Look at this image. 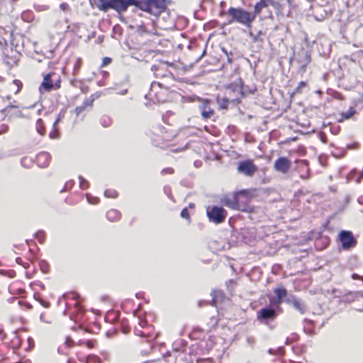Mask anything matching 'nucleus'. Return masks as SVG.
<instances>
[{"label": "nucleus", "mask_w": 363, "mask_h": 363, "mask_svg": "<svg viewBox=\"0 0 363 363\" xmlns=\"http://www.w3.org/2000/svg\"><path fill=\"white\" fill-rule=\"evenodd\" d=\"M248 195L247 190H241L224 196L220 202L223 206L233 210L250 211L252 208L247 204Z\"/></svg>", "instance_id": "f257e3e1"}, {"label": "nucleus", "mask_w": 363, "mask_h": 363, "mask_svg": "<svg viewBox=\"0 0 363 363\" xmlns=\"http://www.w3.org/2000/svg\"><path fill=\"white\" fill-rule=\"evenodd\" d=\"M131 1L133 2V4H130V6H135V7L155 16H157L160 13L164 11L167 8L166 0Z\"/></svg>", "instance_id": "f03ea898"}, {"label": "nucleus", "mask_w": 363, "mask_h": 363, "mask_svg": "<svg viewBox=\"0 0 363 363\" xmlns=\"http://www.w3.org/2000/svg\"><path fill=\"white\" fill-rule=\"evenodd\" d=\"M228 13L231 17L228 24L237 22L245 26L249 29H251L252 23L255 20V15L252 13H250L242 8L230 7L228 9Z\"/></svg>", "instance_id": "7ed1b4c3"}, {"label": "nucleus", "mask_w": 363, "mask_h": 363, "mask_svg": "<svg viewBox=\"0 0 363 363\" xmlns=\"http://www.w3.org/2000/svg\"><path fill=\"white\" fill-rule=\"evenodd\" d=\"M130 4H133L131 0H98L96 3L97 8L104 12L112 9L118 13L127 11Z\"/></svg>", "instance_id": "20e7f679"}, {"label": "nucleus", "mask_w": 363, "mask_h": 363, "mask_svg": "<svg viewBox=\"0 0 363 363\" xmlns=\"http://www.w3.org/2000/svg\"><path fill=\"white\" fill-rule=\"evenodd\" d=\"M206 216L210 222L216 224H220L225 221L227 217V211L221 206H208L206 209Z\"/></svg>", "instance_id": "39448f33"}, {"label": "nucleus", "mask_w": 363, "mask_h": 363, "mask_svg": "<svg viewBox=\"0 0 363 363\" xmlns=\"http://www.w3.org/2000/svg\"><path fill=\"white\" fill-rule=\"evenodd\" d=\"M279 314V313L275 311V308L266 306L257 312V319L260 323L267 325L270 321L274 320Z\"/></svg>", "instance_id": "423d86ee"}, {"label": "nucleus", "mask_w": 363, "mask_h": 363, "mask_svg": "<svg viewBox=\"0 0 363 363\" xmlns=\"http://www.w3.org/2000/svg\"><path fill=\"white\" fill-rule=\"evenodd\" d=\"M257 170V167L251 160L240 161L238 163V172L245 176L252 177Z\"/></svg>", "instance_id": "0eeeda50"}, {"label": "nucleus", "mask_w": 363, "mask_h": 363, "mask_svg": "<svg viewBox=\"0 0 363 363\" xmlns=\"http://www.w3.org/2000/svg\"><path fill=\"white\" fill-rule=\"evenodd\" d=\"M357 245V240L349 230H342V250H348Z\"/></svg>", "instance_id": "6e6552de"}, {"label": "nucleus", "mask_w": 363, "mask_h": 363, "mask_svg": "<svg viewBox=\"0 0 363 363\" xmlns=\"http://www.w3.org/2000/svg\"><path fill=\"white\" fill-rule=\"evenodd\" d=\"M228 96L232 97V101H239L243 95L242 82L240 79L233 84H230L228 87Z\"/></svg>", "instance_id": "1a4fd4ad"}, {"label": "nucleus", "mask_w": 363, "mask_h": 363, "mask_svg": "<svg viewBox=\"0 0 363 363\" xmlns=\"http://www.w3.org/2000/svg\"><path fill=\"white\" fill-rule=\"evenodd\" d=\"M291 167V162L287 157H279L274 162V169L282 174H286Z\"/></svg>", "instance_id": "9d476101"}, {"label": "nucleus", "mask_w": 363, "mask_h": 363, "mask_svg": "<svg viewBox=\"0 0 363 363\" xmlns=\"http://www.w3.org/2000/svg\"><path fill=\"white\" fill-rule=\"evenodd\" d=\"M285 302L291 305L301 314H304L306 311V306L304 302L292 294L289 295Z\"/></svg>", "instance_id": "9b49d317"}, {"label": "nucleus", "mask_w": 363, "mask_h": 363, "mask_svg": "<svg viewBox=\"0 0 363 363\" xmlns=\"http://www.w3.org/2000/svg\"><path fill=\"white\" fill-rule=\"evenodd\" d=\"M54 77H55V73H54V72L47 74L44 77L43 81L39 87V90L40 92H42L43 91H50L53 90V88H54L53 78H54Z\"/></svg>", "instance_id": "f8f14e48"}, {"label": "nucleus", "mask_w": 363, "mask_h": 363, "mask_svg": "<svg viewBox=\"0 0 363 363\" xmlns=\"http://www.w3.org/2000/svg\"><path fill=\"white\" fill-rule=\"evenodd\" d=\"M199 110L201 111L202 118L205 120L211 118L214 113L213 110L210 107L209 102L207 100L199 106Z\"/></svg>", "instance_id": "ddd939ff"}, {"label": "nucleus", "mask_w": 363, "mask_h": 363, "mask_svg": "<svg viewBox=\"0 0 363 363\" xmlns=\"http://www.w3.org/2000/svg\"><path fill=\"white\" fill-rule=\"evenodd\" d=\"M270 4L274 5L272 0H260L258 1L255 6V10L252 13L255 18L259 16L264 9H267Z\"/></svg>", "instance_id": "4468645a"}, {"label": "nucleus", "mask_w": 363, "mask_h": 363, "mask_svg": "<svg viewBox=\"0 0 363 363\" xmlns=\"http://www.w3.org/2000/svg\"><path fill=\"white\" fill-rule=\"evenodd\" d=\"M50 160V155L48 152H42L39 153L36 157V162L38 165L43 168L48 166Z\"/></svg>", "instance_id": "2eb2a0df"}, {"label": "nucleus", "mask_w": 363, "mask_h": 363, "mask_svg": "<svg viewBox=\"0 0 363 363\" xmlns=\"http://www.w3.org/2000/svg\"><path fill=\"white\" fill-rule=\"evenodd\" d=\"M300 59L298 60L302 67H306L311 62V55L306 50H301L298 53Z\"/></svg>", "instance_id": "dca6fc26"}, {"label": "nucleus", "mask_w": 363, "mask_h": 363, "mask_svg": "<svg viewBox=\"0 0 363 363\" xmlns=\"http://www.w3.org/2000/svg\"><path fill=\"white\" fill-rule=\"evenodd\" d=\"M269 307H272L274 309L275 308V311L279 312V313H281L283 312V310L281 307V303L284 301L281 299H279L277 297H269Z\"/></svg>", "instance_id": "f3484780"}, {"label": "nucleus", "mask_w": 363, "mask_h": 363, "mask_svg": "<svg viewBox=\"0 0 363 363\" xmlns=\"http://www.w3.org/2000/svg\"><path fill=\"white\" fill-rule=\"evenodd\" d=\"M274 293L277 298L282 300L284 302H285V300L289 296L287 290L284 288H276L274 289Z\"/></svg>", "instance_id": "a211bd4d"}, {"label": "nucleus", "mask_w": 363, "mask_h": 363, "mask_svg": "<svg viewBox=\"0 0 363 363\" xmlns=\"http://www.w3.org/2000/svg\"><path fill=\"white\" fill-rule=\"evenodd\" d=\"M106 218L111 221H116L120 218V213L117 210H110L106 213Z\"/></svg>", "instance_id": "6ab92c4d"}, {"label": "nucleus", "mask_w": 363, "mask_h": 363, "mask_svg": "<svg viewBox=\"0 0 363 363\" xmlns=\"http://www.w3.org/2000/svg\"><path fill=\"white\" fill-rule=\"evenodd\" d=\"M352 106L357 110L363 109V93L360 94L359 97L352 101Z\"/></svg>", "instance_id": "aec40b11"}, {"label": "nucleus", "mask_w": 363, "mask_h": 363, "mask_svg": "<svg viewBox=\"0 0 363 363\" xmlns=\"http://www.w3.org/2000/svg\"><path fill=\"white\" fill-rule=\"evenodd\" d=\"M211 296H213V300H212L213 305L216 306L219 300L223 298V293L219 290H214L212 291Z\"/></svg>", "instance_id": "412c9836"}, {"label": "nucleus", "mask_w": 363, "mask_h": 363, "mask_svg": "<svg viewBox=\"0 0 363 363\" xmlns=\"http://www.w3.org/2000/svg\"><path fill=\"white\" fill-rule=\"evenodd\" d=\"M357 109L352 105L347 111L342 112V121L345 119L350 118L354 113H357Z\"/></svg>", "instance_id": "4be33fe9"}, {"label": "nucleus", "mask_w": 363, "mask_h": 363, "mask_svg": "<svg viewBox=\"0 0 363 363\" xmlns=\"http://www.w3.org/2000/svg\"><path fill=\"white\" fill-rule=\"evenodd\" d=\"M264 35V33L262 30H259L257 35L253 34L252 31L249 32V36L252 39L253 42L255 43L262 42L263 38L262 36Z\"/></svg>", "instance_id": "5701e85b"}, {"label": "nucleus", "mask_w": 363, "mask_h": 363, "mask_svg": "<svg viewBox=\"0 0 363 363\" xmlns=\"http://www.w3.org/2000/svg\"><path fill=\"white\" fill-rule=\"evenodd\" d=\"M111 118L107 116H104L100 118V123L103 127H109L111 125Z\"/></svg>", "instance_id": "b1692460"}, {"label": "nucleus", "mask_w": 363, "mask_h": 363, "mask_svg": "<svg viewBox=\"0 0 363 363\" xmlns=\"http://www.w3.org/2000/svg\"><path fill=\"white\" fill-rule=\"evenodd\" d=\"M35 127H36V130H37V132H38L40 135H44V134H45V128H44V126H43V121H42V119H40V118L38 119V121H37V122H36V125H35Z\"/></svg>", "instance_id": "393cba45"}, {"label": "nucleus", "mask_w": 363, "mask_h": 363, "mask_svg": "<svg viewBox=\"0 0 363 363\" xmlns=\"http://www.w3.org/2000/svg\"><path fill=\"white\" fill-rule=\"evenodd\" d=\"M232 97H230L229 96L228 97H225L221 99L220 106L221 108L225 109L228 108V104L230 102H233L234 101H232Z\"/></svg>", "instance_id": "a878e982"}, {"label": "nucleus", "mask_w": 363, "mask_h": 363, "mask_svg": "<svg viewBox=\"0 0 363 363\" xmlns=\"http://www.w3.org/2000/svg\"><path fill=\"white\" fill-rule=\"evenodd\" d=\"M104 196L107 198H116L118 193L113 189H107L104 191Z\"/></svg>", "instance_id": "bb28decb"}, {"label": "nucleus", "mask_w": 363, "mask_h": 363, "mask_svg": "<svg viewBox=\"0 0 363 363\" xmlns=\"http://www.w3.org/2000/svg\"><path fill=\"white\" fill-rule=\"evenodd\" d=\"M79 186L82 189H86L89 187V182L83 178L82 176H79Z\"/></svg>", "instance_id": "cd10ccee"}, {"label": "nucleus", "mask_w": 363, "mask_h": 363, "mask_svg": "<svg viewBox=\"0 0 363 363\" xmlns=\"http://www.w3.org/2000/svg\"><path fill=\"white\" fill-rule=\"evenodd\" d=\"M34 298L39 301V303L44 307L48 308L50 306V303L48 302H46L40 298V296L39 294L35 293L34 294Z\"/></svg>", "instance_id": "c85d7f7f"}, {"label": "nucleus", "mask_w": 363, "mask_h": 363, "mask_svg": "<svg viewBox=\"0 0 363 363\" xmlns=\"http://www.w3.org/2000/svg\"><path fill=\"white\" fill-rule=\"evenodd\" d=\"M86 363H100V359L96 355H89L86 359Z\"/></svg>", "instance_id": "c756f323"}, {"label": "nucleus", "mask_w": 363, "mask_h": 363, "mask_svg": "<svg viewBox=\"0 0 363 363\" xmlns=\"http://www.w3.org/2000/svg\"><path fill=\"white\" fill-rule=\"evenodd\" d=\"M35 238L38 239L40 242L43 243L45 240V232L43 230L38 231L35 234Z\"/></svg>", "instance_id": "7c9ffc66"}, {"label": "nucleus", "mask_w": 363, "mask_h": 363, "mask_svg": "<svg viewBox=\"0 0 363 363\" xmlns=\"http://www.w3.org/2000/svg\"><path fill=\"white\" fill-rule=\"evenodd\" d=\"M87 201L91 204H96L99 203V199L97 197H94L89 194H86Z\"/></svg>", "instance_id": "2f4dec72"}, {"label": "nucleus", "mask_w": 363, "mask_h": 363, "mask_svg": "<svg viewBox=\"0 0 363 363\" xmlns=\"http://www.w3.org/2000/svg\"><path fill=\"white\" fill-rule=\"evenodd\" d=\"M54 80V88L53 90H56L60 88V77L57 74H55V77L53 78Z\"/></svg>", "instance_id": "473e14b6"}, {"label": "nucleus", "mask_w": 363, "mask_h": 363, "mask_svg": "<svg viewBox=\"0 0 363 363\" xmlns=\"http://www.w3.org/2000/svg\"><path fill=\"white\" fill-rule=\"evenodd\" d=\"M93 102H94V99H86L84 100L82 106H84L86 108H88V111H89L92 106H93Z\"/></svg>", "instance_id": "72a5a7b5"}, {"label": "nucleus", "mask_w": 363, "mask_h": 363, "mask_svg": "<svg viewBox=\"0 0 363 363\" xmlns=\"http://www.w3.org/2000/svg\"><path fill=\"white\" fill-rule=\"evenodd\" d=\"M49 136L51 139H57L59 138V133L56 126L53 125V130L50 133Z\"/></svg>", "instance_id": "f704fd0d"}, {"label": "nucleus", "mask_w": 363, "mask_h": 363, "mask_svg": "<svg viewBox=\"0 0 363 363\" xmlns=\"http://www.w3.org/2000/svg\"><path fill=\"white\" fill-rule=\"evenodd\" d=\"M74 184V182L73 180L67 181L65 183L64 188L60 191V192H63L70 189L73 186Z\"/></svg>", "instance_id": "c9c22d12"}, {"label": "nucleus", "mask_w": 363, "mask_h": 363, "mask_svg": "<svg viewBox=\"0 0 363 363\" xmlns=\"http://www.w3.org/2000/svg\"><path fill=\"white\" fill-rule=\"evenodd\" d=\"M180 216L183 218H185L186 220H190V216H189V213L188 211L187 208H184L182 209Z\"/></svg>", "instance_id": "e433bc0d"}, {"label": "nucleus", "mask_w": 363, "mask_h": 363, "mask_svg": "<svg viewBox=\"0 0 363 363\" xmlns=\"http://www.w3.org/2000/svg\"><path fill=\"white\" fill-rule=\"evenodd\" d=\"M306 86V83L305 82H301L298 84V86L296 88V89L294 91V94L296 93H300L301 90Z\"/></svg>", "instance_id": "4c0bfd02"}, {"label": "nucleus", "mask_w": 363, "mask_h": 363, "mask_svg": "<svg viewBox=\"0 0 363 363\" xmlns=\"http://www.w3.org/2000/svg\"><path fill=\"white\" fill-rule=\"evenodd\" d=\"M65 110H62L59 113L57 118L56 119V121L53 123L54 126H57V124L61 121V119L65 118Z\"/></svg>", "instance_id": "58836bf2"}, {"label": "nucleus", "mask_w": 363, "mask_h": 363, "mask_svg": "<svg viewBox=\"0 0 363 363\" xmlns=\"http://www.w3.org/2000/svg\"><path fill=\"white\" fill-rule=\"evenodd\" d=\"M40 319L42 322L43 323H48V324H50L51 323V320L50 318H48L45 314L44 313H41L40 316Z\"/></svg>", "instance_id": "ea45409f"}, {"label": "nucleus", "mask_w": 363, "mask_h": 363, "mask_svg": "<svg viewBox=\"0 0 363 363\" xmlns=\"http://www.w3.org/2000/svg\"><path fill=\"white\" fill-rule=\"evenodd\" d=\"M40 267L41 270L43 272H45V273L47 272V268L48 267V263L45 261L42 260L40 262Z\"/></svg>", "instance_id": "a19ab883"}, {"label": "nucleus", "mask_w": 363, "mask_h": 363, "mask_svg": "<svg viewBox=\"0 0 363 363\" xmlns=\"http://www.w3.org/2000/svg\"><path fill=\"white\" fill-rule=\"evenodd\" d=\"M86 110V108L84 106H79L75 108V113L77 116H79L84 111Z\"/></svg>", "instance_id": "79ce46f5"}, {"label": "nucleus", "mask_w": 363, "mask_h": 363, "mask_svg": "<svg viewBox=\"0 0 363 363\" xmlns=\"http://www.w3.org/2000/svg\"><path fill=\"white\" fill-rule=\"evenodd\" d=\"M357 172L356 169H354L350 172V173L346 177L347 181L349 182L350 180L352 179L353 177L356 175Z\"/></svg>", "instance_id": "37998d69"}, {"label": "nucleus", "mask_w": 363, "mask_h": 363, "mask_svg": "<svg viewBox=\"0 0 363 363\" xmlns=\"http://www.w3.org/2000/svg\"><path fill=\"white\" fill-rule=\"evenodd\" d=\"M161 173L162 174H172L174 173V169L172 168H166V169H164L162 170Z\"/></svg>", "instance_id": "c03bdc74"}, {"label": "nucleus", "mask_w": 363, "mask_h": 363, "mask_svg": "<svg viewBox=\"0 0 363 363\" xmlns=\"http://www.w3.org/2000/svg\"><path fill=\"white\" fill-rule=\"evenodd\" d=\"M60 8L63 11H67L69 9V5L67 4H66V3L61 4L60 6Z\"/></svg>", "instance_id": "a18cd8bd"}, {"label": "nucleus", "mask_w": 363, "mask_h": 363, "mask_svg": "<svg viewBox=\"0 0 363 363\" xmlns=\"http://www.w3.org/2000/svg\"><path fill=\"white\" fill-rule=\"evenodd\" d=\"M84 344H85V345H86L87 347H89V348H92V347H94V342H93V341H91V340H86V341L84 342Z\"/></svg>", "instance_id": "49530a36"}, {"label": "nucleus", "mask_w": 363, "mask_h": 363, "mask_svg": "<svg viewBox=\"0 0 363 363\" xmlns=\"http://www.w3.org/2000/svg\"><path fill=\"white\" fill-rule=\"evenodd\" d=\"M284 353V350L283 347H279L276 350V354L283 355Z\"/></svg>", "instance_id": "de8ad7c7"}, {"label": "nucleus", "mask_w": 363, "mask_h": 363, "mask_svg": "<svg viewBox=\"0 0 363 363\" xmlns=\"http://www.w3.org/2000/svg\"><path fill=\"white\" fill-rule=\"evenodd\" d=\"M111 62V58H109V57H104V58L103 59V63H102V65H103V66L107 65H108Z\"/></svg>", "instance_id": "09e8293b"}, {"label": "nucleus", "mask_w": 363, "mask_h": 363, "mask_svg": "<svg viewBox=\"0 0 363 363\" xmlns=\"http://www.w3.org/2000/svg\"><path fill=\"white\" fill-rule=\"evenodd\" d=\"M352 278L353 279H361L363 281V277H361V276L358 275L357 274H352Z\"/></svg>", "instance_id": "8fccbe9b"}, {"label": "nucleus", "mask_w": 363, "mask_h": 363, "mask_svg": "<svg viewBox=\"0 0 363 363\" xmlns=\"http://www.w3.org/2000/svg\"><path fill=\"white\" fill-rule=\"evenodd\" d=\"M65 344H66L68 347H71V346L72 345V340L70 338L67 337V340H66V342H65Z\"/></svg>", "instance_id": "3c124183"}, {"label": "nucleus", "mask_w": 363, "mask_h": 363, "mask_svg": "<svg viewBox=\"0 0 363 363\" xmlns=\"http://www.w3.org/2000/svg\"><path fill=\"white\" fill-rule=\"evenodd\" d=\"M18 303H19V304H23L28 309L32 308V306L28 302H25L24 303H22L21 301H19Z\"/></svg>", "instance_id": "603ef678"}, {"label": "nucleus", "mask_w": 363, "mask_h": 363, "mask_svg": "<svg viewBox=\"0 0 363 363\" xmlns=\"http://www.w3.org/2000/svg\"><path fill=\"white\" fill-rule=\"evenodd\" d=\"M128 93V89H123L120 91L118 92V94L120 95H125L126 94Z\"/></svg>", "instance_id": "864d4df0"}, {"label": "nucleus", "mask_w": 363, "mask_h": 363, "mask_svg": "<svg viewBox=\"0 0 363 363\" xmlns=\"http://www.w3.org/2000/svg\"><path fill=\"white\" fill-rule=\"evenodd\" d=\"M16 293L18 294H19V295H21V294H23L25 293V291L23 289H19L17 290Z\"/></svg>", "instance_id": "5fc2aeb1"}, {"label": "nucleus", "mask_w": 363, "mask_h": 363, "mask_svg": "<svg viewBox=\"0 0 363 363\" xmlns=\"http://www.w3.org/2000/svg\"><path fill=\"white\" fill-rule=\"evenodd\" d=\"M268 352L270 354H276V350L269 349Z\"/></svg>", "instance_id": "6e6d98bb"}, {"label": "nucleus", "mask_w": 363, "mask_h": 363, "mask_svg": "<svg viewBox=\"0 0 363 363\" xmlns=\"http://www.w3.org/2000/svg\"><path fill=\"white\" fill-rule=\"evenodd\" d=\"M22 265L23 267L25 268V269H27L29 267V263L28 262H25V263H22Z\"/></svg>", "instance_id": "4d7b16f0"}, {"label": "nucleus", "mask_w": 363, "mask_h": 363, "mask_svg": "<svg viewBox=\"0 0 363 363\" xmlns=\"http://www.w3.org/2000/svg\"><path fill=\"white\" fill-rule=\"evenodd\" d=\"M16 262H17L18 264H22V259H21V258H20V257L16 258Z\"/></svg>", "instance_id": "13d9d810"}, {"label": "nucleus", "mask_w": 363, "mask_h": 363, "mask_svg": "<svg viewBox=\"0 0 363 363\" xmlns=\"http://www.w3.org/2000/svg\"><path fill=\"white\" fill-rule=\"evenodd\" d=\"M350 196H347L345 197V203H349V201H350Z\"/></svg>", "instance_id": "bf43d9fd"}, {"label": "nucleus", "mask_w": 363, "mask_h": 363, "mask_svg": "<svg viewBox=\"0 0 363 363\" xmlns=\"http://www.w3.org/2000/svg\"><path fill=\"white\" fill-rule=\"evenodd\" d=\"M195 206V204L194 203H189V207L191 208H194Z\"/></svg>", "instance_id": "052dcab7"}, {"label": "nucleus", "mask_w": 363, "mask_h": 363, "mask_svg": "<svg viewBox=\"0 0 363 363\" xmlns=\"http://www.w3.org/2000/svg\"><path fill=\"white\" fill-rule=\"evenodd\" d=\"M291 342V340H289V337H287V338L286 339V342H285V343H286V345H289Z\"/></svg>", "instance_id": "680f3d73"}, {"label": "nucleus", "mask_w": 363, "mask_h": 363, "mask_svg": "<svg viewBox=\"0 0 363 363\" xmlns=\"http://www.w3.org/2000/svg\"><path fill=\"white\" fill-rule=\"evenodd\" d=\"M151 69L152 71H155L157 69V66L156 65H152V67H151Z\"/></svg>", "instance_id": "e2e57ef3"}, {"label": "nucleus", "mask_w": 363, "mask_h": 363, "mask_svg": "<svg viewBox=\"0 0 363 363\" xmlns=\"http://www.w3.org/2000/svg\"><path fill=\"white\" fill-rule=\"evenodd\" d=\"M337 238V240H340V231L338 232Z\"/></svg>", "instance_id": "0e129e2a"}, {"label": "nucleus", "mask_w": 363, "mask_h": 363, "mask_svg": "<svg viewBox=\"0 0 363 363\" xmlns=\"http://www.w3.org/2000/svg\"><path fill=\"white\" fill-rule=\"evenodd\" d=\"M355 145H356V144H353V145H347V148L352 149Z\"/></svg>", "instance_id": "69168bd1"}, {"label": "nucleus", "mask_w": 363, "mask_h": 363, "mask_svg": "<svg viewBox=\"0 0 363 363\" xmlns=\"http://www.w3.org/2000/svg\"><path fill=\"white\" fill-rule=\"evenodd\" d=\"M79 296L78 294H74V297H73V298H74V299H78V298H79Z\"/></svg>", "instance_id": "338daca9"}, {"label": "nucleus", "mask_w": 363, "mask_h": 363, "mask_svg": "<svg viewBox=\"0 0 363 363\" xmlns=\"http://www.w3.org/2000/svg\"><path fill=\"white\" fill-rule=\"evenodd\" d=\"M290 363H301L300 362L291 361Z\"/></svg>", "instance_id": "774afa93"}]
</instances>
